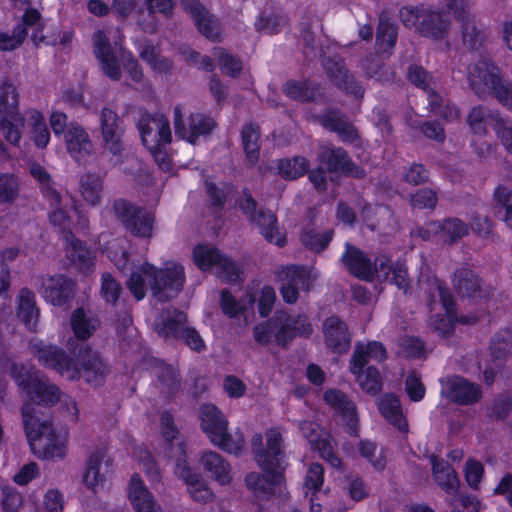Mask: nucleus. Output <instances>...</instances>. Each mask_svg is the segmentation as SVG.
<instances>
[{
  "mask_svg": "<svg viewBox=\"0 0 512 512\" xmlns=\"http://www.w3.org/2000/svg\"><path fill=\"white\" fill-rule=\"evenodd\" d=\"M60 389L41 375L32 389V400L38 403H26L22 408V417L26 436L34 454L43 459H62L66 455V445L56 435L52 423L40 417V406H51L60 400Z\"/></svg>",
  "mask_w": 512,
  "mask_h": 512,
  "instance_id": "f257e3e1",
  "label": "nucleus"
},
{
  "mask_svg": "<svg viewBox=\"0 0 512 512\" xmlns=\"http://www.w3.org/2000/svg\"><path fill=\"white\" fill-rule=\"evenodd\" d=\"M265 436L266 449H260L256 452V462L265 472V475L251 472L245 479L247 487L257 496L263 497L272 495L275 488L281 485L286 469L281 433L276 429H270Z\"/></svg>",
  "mask_w": 512,
  "mask_h": 512,
  "instance_id": "f03ea898",
  "label": "nucleus"
},
{
  "mask_svg": "<svg viewBox=\"0 0 512 512\" xmlns=\"http://www.w3.org/2000/svg\"><path fill=\"white\" fill-rule=\"evenodd\" d=\"M184 269L181 265H172L157 269L149 263L141 267V273H132L127 285L137 300L146 295L145 283L151 288L152 295L160 302H168L175 298L184 285Z\"/></svg>",
  "mask_w": 512,
  "mask_h": 512,
  "instance_id": "7ed1b4c3",
  "label": "nucleus"
},
{
  "mask_svg": "<svg viewBox=\"0 0 512 512\" xmlns=\"http://www.w3.org/2000/svg\"><path fill=\"white\" fill-rule=\"evenodd\" d=\"M312 333L313 327L307 315L291 316L284 310L276 311L271 318L253 328V337L258 344L267 346L275 343L283 349H287L296 336L308 338Z\"/></svg>",
  "mask_w": 512,
  "mask_h": 512,
  "instance_id": "20e7f679",
  "label": "nucleus"
},
{
  "mask_svg": "<svg viewBox=\"0 0 512 512\" xmlns=\"http://www.w3.org/2000/svg\"><path fill=\"white\" fill-rule=\"evenodd\" d=\"M387 357L386 350L380 342H370L367 345L357 343L350 359V372L355 376L360 388L370 395L381 392L383 379L379 370L368 365L370 360L381 362Z\"/></svg>",
  "mask_w": 512,
  "mask_h": 512,
  "instance_id": "39448f33",
  "label": "nucleus"
},
{
  "mask_svg": "<svg viewBox=\"0 0 512 512\" xmlns=\"http://www.w3.org/2000/svg\"><path fill=\"white\" fill-rule=\"evenodd\" d=\"M199 418L201 428L211 443L220 449L238 454L244 446L243 434L237 430L228 432V421L223 413L213 404H203L200 407Z\"/></svg>",
  "mask_w": 512,
  "mask_h": 512,
  "instance_id": "423d86ee",
  "label": "nucleus"
},
{
  "mask_svg": "<svg viewBox=\"0 0 512 512\" xmlns=\"http://www.w3.org/2000/svg\"><path fill=\"white\" fill-rule=\"evenodd\" d=\"M108 373L109 367L100 354L90 347L82 345L73 360L69 380L83 379L89 385L98 387L103 384Z\"/></svg>",
  "mask_w": 512,
  "mask_h": 512,
  "instance_id": "0eeeda50",
  "label": "nucleus"
},
{
  "mask_svg": "<svg viewBox=\"0 0 512 512\" xmlns=\"http://www.w3.org/2000/svg\"><path fill=\"white\" fill-rule=\"evenodd\" d=\"M193 259L195 265L201 271H208L216 267V275L224 282L237 283L241 281L242 270L239 265L224 256L221 251L215 247L198 245L193 250Z\"/></svg>",
  "mask_w": 512,
  "mask_h": 512,
  "instance_id": "6e6552de",
  "label": "nucleus"
},
{
  "mask_svg": "<svg viewBox=\"0 0 512 512\" xmlns=\"http://www.w3.org/2000/svg\"><path fill=\"white\" fill-rule=\"evenodd\" d=\"M244 198L240 201L239 206L242 212L249 218L250 222L258 226L264 238L279 247H283L286 243V236L281 233L276 215L265 208H258L256 200L250 192L243 191Z\"/></svg>",
  "mask_w": 512,
  "mask_h": 512,
  "instance_id": "1a4fd4ad",
  "label": "nucleus"
},
{
  "mask_svg": "<svg viewBox=\"0 0 512 512\" xmlns=\"http://www.w3.org/2000/svg\"><path fill=\"white\" fill-rule=\"evenodd\" d=\"M467 78L470 88L479 98L492 95L497 99L498 92L505 89L508 82L502 79L499 67L485 59L468 67Z\"/></svg>",
  "mask_w": 512,
  "mask_h": 512,
  "instance_id": "9d476101",
  "label": "nucleus"
},
{
  "mask_svg": "<svg viewBox=\"0 0 512 512\" xmlns=\"http://www.w3.org/2000/svg\"><path fill=\"white\" fill-rule=\"evenodd\" d=\"M112 209L117 219L132 235L141 238L152 237L155 222L153 213L125 199H116L112 204Z\"/></svg>",
  "mask_w": 512,
  "mask_h": 512,
  "instance_id": "9b49d317",
  "label": "nucleus"
},
{
  "mask_svg": "<svg viewBox=\"0 0 512 512\" xmlns=\"http://www.w3.org/2000/svg\"><path fill=\"white\" fill-rule=\"evenodd\" d=\"M168 452L169 457L175 460L174 472L176 476L186 483L191 497L200 503L211 501L213 493L207 487L201 475L193 471L186 462L185 445L182 443L171 445Z\"/></svg>",
  "mask_w": 512,
  "mask_h": 512,
  "instance_id": "f8f14e48",
  "label": "nucleus"
},
{
  "mask_svg": "<svg viewBox=\"0 0 512 512\" xmlns=\"http://www.w3.org/2000/svg\"><path fill=\"white\" fill-rule=\"evenodd\" d=\"M36 285L42 297L54 306L69 304L75 295L74 281L63 274L40 276Z\"/></svg>",
  "mask_w": 512,
  "mask_h": 512,
  "instance_id": "ddd939ff",
  "label": "nucleus"
},
{
  "mask_svg": "<svg viewBox=\"0 0 512 512\" xmlns=\"http://www.w3.org/2000/svg\"><path fill=\"white\" fill-rule=\"evenodd\" d=\"M324 69L330 80L340 90L356 98H362L364 87L357 80L353 72L346 66L344 58L339 55L330 56L322 61Z\"/></svg>",
  "mask_w": 512,
  "mask_h": 512,
  "instance_id": "4468645a",
  "label": "nucleus"
},
{
  "mask_svg": "<svg viewBox=\"0 0 512 512\" xmlns=\"http://www.w3.org/2000/svg\"><path fill=\"white\" fill-rule=\"evenodd\" d=\"M319 161L329 172H341L345 176L362 179L366 173L362 167L354 163L348 153L341 147L322 145L318 150Z\"/></svg>",
  "mask_w": 512,
  "mask_h": 512,
  "instance_id": "2eb2a0df",
  "label": "nucleus"
},
{
  "mask_svg": "<svg viewBox=\"0 0 512 512\" xmlns=\"http://www.w3.org/2000/svg\"><path fill=\"white\" fill-rule=\"evenodd\" d=\"M29 349L31 354L48 369L57 371L60 375L69 379V374L73 364L71 358L62 348L46 344L43 341H30Z\"/></svg>",
  "mask_w": 512,
  "mask_h": 512,
  "instance_id": "dca6fc26",
  "label": "nucleus"
},
{
  "mask_svg": "<svg viewBox=\"0 0 512 512\" xmlns=\"http://www.w3.org/2000/svg\"><path fill=\"white\" fill-rule=\"evenodd\" d=\"M100 127L103 147L114 156L122 155L124 151L123 136L125 129L123 121L110 107L102 108L100 112Z\"/></svg>",
  "mask_w": 512,
  "mask_h": 512,
  "instance_id": "f3484780",
  "label": "nucleus"
},
{
  "mask_svg": "<svg viewBox=\"0 0 512 512\" xmlns=\"http://www.w3.org/2000/svg\"><path fill=\"white\" fill-rule=\"evenodd\" d=\"M93 53L99 61L102 73L112 81H119L122 70L117 54L104 31L97 30L92 35Z\"/></svg>",
  "mask_w": 512,
  "mask_h": 512,
  "instance_id": "a211bd4d",
  "label": "nucleus"
},
{
  "mask_svg": "<svg viewBox=\"0 0 512 512\" xmlns=\"http://www.w3.org/2000/svg\"><path fill=\"white\" fill-rule=\"evenodd\" d=\"M215 121L202 113H192L188 118V127L185 126L182 119L180 106L174 108V130L180 138L195 144L202 135L211 133L214 129Z\"/></svg>",
  "mask_w": 512,
  "mask_h": 512,
  "instance_id": "6ab92c4d",
  "label": "nucleus"
},
{
  "mask_svg": "<svg viewBox=\"0 0 512 512\" xmlns=\"http://www.w3.org/2000/svg\"><path fill=\"white\" fill-rule=\"evenodd\" d=\"M137 127L145 146L169 144L172 140L169 121L162 114H143Z\"/></svg>",
  "mask_w": 512,
  "mask_h": 512,
  "instance_id": "aec40b11",
  "label": "nucleus"
},
{
  "mask_svg": "<svg viewBox=\"0 0 512 512\" xmlns=\"http://www.w3.org/2000/svg\"><path fill=\"white\" fill-rule=\"evenodd\" d=\"M441 394L460 405H472L479 401L481 389L463 377L452 376L441 380Z\"/></svg>",
  "mask_w": 512,
  "mask_h": 512,
  "instance_id": "412c9836",
  "label": "nucleus"
},
{
  "mask_svg": "<svg viewBox=\"0 0 512 512\" xmlns=\"http://www.w3.org/2000/svg\"><path fill=\"white\" fill-rule=\"evenodd\" d=\"M183 10L193 19L200 34L213 41L220 36L218 19L199 0H180Z\"/></svg>",
  "mask_w": 512,
  "mask_h": 512,
  "instance_id": "4be33fe9",
  "label": "nucleus"
},
{
  "mask_svg": "<svg viewBox=\"0 0 512 512\" xmlns=\"http://www.w3.org/2000/svg\"><path fill=\"white\" fill-rule=\"evenodd\" d=\"M326 346L336 354H345L351 346V334L347 324L338 316H330L323 322Z\"/></svg>",
  "mask_w": 512,
  "mask_h": 512,
  "instance_id": "5701e85b",
  "label": "nucleus"
},
{
  "mask_svg": "<svg viewBox=\"0 0 512 512\" xmlns=\"http://www.w3.org/2000/svg\"><path fill=\"white\" fill-rule=\"evenodd\" d=\"M319 123L327 130L338 134L343 142L353 143L359 134L348 117L338 108H328L317 116Z\"/></svg>",
  "mask_w": 512,
  "mask_h": 512,
  "instance_id": "b1692460",
  "label": "nucleus"
},
{
  "mask_svg": "<svg viewBox=\"0 0 512 512\" xmlns=\"http://www.w3.org/2000/svg\"><path fill=\"white\" fill-rule=\"evenodd\" d=\"M188 323L187 315L174 308H164L154 321V331L165 339H174L180 335Z\"/></svg>",
  "mask_w": 512,
  "mask_h": 512,
  "instance_id": "393cba45",
  "label": "nucleus"
},
{
  "mask_svg": "<svg viewBox=\"0 0 512 512\" xmlns=\"http://www.w3.org/2000/svg\"><path fill=\"white\" fill-rule=\"evenodd\" d=\"M324 400L339 414L346 424V431L351 435L357 434L356 405L340 390L331 389L324 393Z\"/></svg>",
  "mask_w": 512,
  "mask_h": 512,
  "instance_id": "a878e982",
  "label": "nucleus"
},
{
  "mask_svg": "<svg viewBox=\"0 0 512 512\" xmlns=\"http://www.w3.org/2000/svg\"><path fill=\"white\" fill-rule=\"evenodd\" d=\"M340 261L352 276L363 281H372L371 260L355 245L345 243V251Z\"/></svg>",
  "mask_w": 512,
  "mask_h": 512,
  "instance_id": "bb28decb",
  "label": "nucleus"
},
{
  "mask_svg": "<svg viewBox=\"0 0 512 512\" xmlns=\"http://www.w3.org/2000/svg\"><path fill=\"white\" fill-rule=\"evenodd\" d=\"M67 151L77 161L91 155L94 146L86 130L77 123H70L64 135Z\"/></svg>",
  "mask_w": 512,
  "mask_h": 512,
  "instance_id": "cd10ccee",
  "label": "nucleus"
},
{
  "mask_svg": "<svg viewBox=\"0 0 512 512\" xmlns=\"http://www.w3.org/2000/svg\"><path fill=\"white\" fill-rule=\"evenodd\" d=\"M453 287L462 297H486L480 276L468 267H461L453 274Z\"/></svg>",
  "mask_w": 512,
  "mask_h": 512,
  "instance_id": "c85d7f7f",
  "label": "nucleus"
},
{
  "mask_svg": "<svg viewBox=\"0 0 512 512\" xmlns=\"http://www.w3.org/2000/svg\"><path fill=\"white\" fill-rule=\"evenodd\" d=\"M451 28V20L444 12L430 11L424 13L418 23L417 29L427 37L433 39L445 38Z\"/></svg>",
  "mask_w": 512,
  "mask_h": 512,
  "instance_id": "c756f323",
  "label": "nucleus"
},
{
  "mask_svg": "<svg viewBox=\"0 0 512 512\" xmlns=\"http://www.w3.org/2000/svg\"><path fill=\"white\" fill-rule=\"evenodd\" d=\"M129 499L136 512H162L138 474L129 483Z\"/></svg>",
  "mask_w": 512,
  "mask_h": 512,
  "instance_id": "7c9ffc66",
  "label": "nucleus"
},
{
  "mask_svg": "<svg viewBox=\"0 0 512 512\" xmlns=\"http://www.w3.org/2000/svg\"><path fill=\"white\" fill-rule=\"evenodd\" d=\"M200 464L210 476L222 485L229 484L232 480L231 466L223 456L217 452L208 450L202 453Z\"/></svg>",
  "mask_w": 512,
  "mask_h": 512,
  "instance_id": "2f4dec72",
  "label": "nucleus"
},
{
  "mask_svg": "<svg viewBox=\"0 0 512 512\" xmlns=\"http://www.w3.org/2000/svg\"><path fill=\"white\" fill-rule=\"evenodd\" d=\"M381 415L400 432H408V422L402 412L399 398L391 393L384 394L378 402Z\"/></svg>",
  "mask_w": 512,
  "mask_h": 512,
  "instance_id": "473e14b6",
  "label": "nucleus"
},
{
  "mask_svg": "<svg viewBox=\"0 0 512 512\" xmlns=\"http://www.w3.org/2000/svg\"><path fill=\"white\" fill-rule=\"evenodd\" d=\"M463 46L469 51H479L487 41V32L476 17L466 18L459 24Z\"/></svg>",
  "mask_w": 512,
  "mask_h": 512,
  "instance_id": "72a5a7b5",
  "label": "nucleus"
},
{
  "mask_svg": "<svg viewBox=\"0 0 512 512\" xmlns=\"http://www.w3.org/2000/svg\"><path fill=\"white\" fill-rule=\"evenodd\" d=\"M40 310L36 305L35 294L28 288H22L17 296V317L31 331L36 329Z\"/></svg>",
  "mask_w": 512,
  "mask_h": 512,
  "instance_id": "f704fd0d",
  "label": "nucleus"
},
{
  "mask_svg": "<svg viewBox=\"0 0 512 512\" xmlns=\"http://www.w3.org/2000/svg\"><path fill=\"white\" fill-rule=\"evenodd\" d=\"M432 464V474L437 484L449 494H455L458 491L460 482L456 472L450 464L436 455L430 456Z\"/></svg>",
  "mask_w": 512,
  "mask_h": 512,
  "instance_id": "c9c22d12",
  "label": "nucleus"
},
{
  "mask_svg": "<svg viewBox=\"0 0 512 512\" xmlns=\"http://www.w3.org/2000/svg\"><path fill=\"white\" fill-rule=\"evenodd\" d=\"M360 68L367 79L377 82H390L395 78V72L377 53H370L360 62Z\"/></svg>",
  "mask_w": 512,
  "mask_h": 512,
  "instance_id": "e433bc0d",
  "label": "nucleus"
},
{
  "mask_svg": "<svg viewBox=\"0 0 512 512\" xmlns=\"http://www.w3.org/2000/svg\"><path fill=\"white\" fill-rule=\"evenodd\" d=\"M260 134L261 130L258 124L246 123L241 130L242 147L245 153L246 161L250 166H254L260 156Z\"/></svg>",
  "mask_w": 512,
  "mask_h": 512,
  "instance_id": "4c0bfd02",
  "label": "nucleus"
},
{
  "mask_svg": "<svg viewBox=\"0 0 512 512\" xmlns=\"http://www.w3.org/2000/svg\"><path fill=\"white\" fill-rule=\"evenodd\" d=\"M70 323L75 336L83 341L91 337L100 325L97 316L83 308H77L72 312Z\"/></svg>",
  "mask_w": 512,
  "mask_h": 512,
  "instance_id": "58836bf2",
  "label": "nucleus"
},
{
  "mask_svg": "<svg viewBox=\"0 0 512 512\" xmlns=\"http://www.w3.org/2000/svg\"><path fill=\"white\" fill-rule=\"evenodd\" d=\"M18 117V93L13 83L5 78L0 84V120H17Z\"/></svg>",
  "mask_w": 512,
  "mask_h": 512,
  "instance_id": "ea45409f",
  "label": "nucleus"
},
{
  "mask_svg": "<svg viewBox=\"0 0 512 512\" xmlns=\"http://www.w3.org/2000/svg\"><path fill=\"white\" fill-rule=\"evenodd\" d=\"M333 234V229L318 231L313 225H307L301 232L300 240L307 249L320 253L328 247Z\"/></svg>",
  "mask_w": 512,
  "mask_h": 512,
  "instance_id": "a19ab883",
  "label": "nucleus"
},
{
  "mask_svg": "<svg viewBox=\"0 0 512 512\" xmlns=\"http://www.w3.org/2000/svg\"><path fill=\"white\" fill-rule=\"evenodd\" d=\"M79 185L81 196L87 204L91 206L100 204L103 191V179L100 175L86 173L81 176Z\"/></svg>",
  "mask_w": 512,
  "mask_h": 512,
  "instance_id": "79ce46f5",
  "label": "nucleus"
},
{
  "mask_svg": "<svg viewBox=\"0 0 512 512\" xmlns=\"http://www.w3.org/2000/svg\"><path fill=\"white\" fill-rule=\"evenodd\" d=\"M468 225L459 218H447L440 221V240L447 245H453L468 235Z\"/></svg>",
  "mask_w": 512,
  "mask_h": 512,
  "instance_id": "37998d69",
  "label": "nucleus"
},
{
  "mask_svg": "<svg viewBox=\"0 0 512 512\" xmlns=\"http://www.w3.org/2000/svg\"><path fill=\"white\" fill-rule=\"evenodd\" d=\"M493 210L495 215L503 214L502 220L512 228V190L505 186L496 187L493 194Z\"/></svg>",
  "mask_w": 512,
  "mask_h": 512,
  "instance_id": "c03bdc74",
  "label": "nucleus"
},
{
  "mask_svg": "<svg viewBox=\"0 0 512 512\" xmlns=\"http://www.w3.org/2000/svg\"><path fill=\"white\" fill-rule=\"evenodd\" d=\"M496 116H501L499 112H493L484 106L473 107L467 116V123L470 129L478 135H485L488 132L487 124L493 121L496 124Z\"/></svg>",
  "mask_w": 512,
  "mask_h": 512,
  "instance_id": "a18cd8bd",
  "label": "nucleus"
},
{
  "mask_svg": "<svg viewBox=\"0 0 512 512\" xmlns=\"http://www.w3.org/2000/svg\"><path fill=\"white\" fill-rule=\"evenodd\" d=\"M316 85L308 80L296 81L288 80L283 85L284 94L290 99L300 102H310L316 96Z\"/></svg>",
  "mask_w": 512,
  "mask_h": 512,
  "instance_id": "49530a36",
  "label": "nucleus"
},
{
  "mask_svg": "<svg viewBox=\"0 0 512 512\" xmlns=\"http://www.w3.org/2000/svg\"><path fill=\"white\" fill-rule=\"evenodd\" d=\"M396 41V26L387 19H380L376 33V45L378 47V52L389 56L392 53V49L394 48Z\"/></svg>",
  "mask_w": 512,
  "mask_h": 512,
  "instance_id": "de8ad7c7",
  "label": "nucleus"
},
{
  "mask_svg": "<svg viewBox=\"0 0 512 512\" xmlns=\"http://www.w3.org/2000/svg\"><path fill=\"white\" fill-rule=\"evenodd\" d=\"M302 26V32H301V38L303 40L304 46L306 49H308V52L306 53L307 57H316L319 45L316 41V32L322 31V23L321 20L317 16L309 17L307 20L303 21L301 23Z\"/></svg>",
  "mask_w": 512,
  "mask_h": 512,
  "instance_id": "09e8293b",
  "label": "nucleus"
},
{
  "mask_svg": "<svg viewBox=\"0 0 512 512\" xmlns=\"http://www.w3.org/2000/svg\"><path fill=\"white\" fill-rule=\"evenodd\" d=\"M155 375L161 384V391L166 395L176 393L180 388V379L177 371L170 365L159 363Z\"/></svg>",
  "mask_w": 512,
  "mask_h": 512,
  "instance_id": "8fccbe9b",
  "label": "nucleus"
},
{
  "mask_svg": "<svg viewBox=\"0 0 512 512\" xmlns=\"http://www.w3.org/2000/svg\"><path fill=\"white\" fill-rule=\"evenodd\" d=\"M309 168V162L304 157H293L281 159L278 162V170L280 175L289 180L297 179L304 175Z\"/></svg>",
  "mask_w": 512,
  "mask_h": 512,
  "instance_id": "3c124183",
  "label": "nucleus"
},
{
  "mask_svg": "<svg viewBox=\"0 0 512 512\" xmlns=\"http://www.w3.org/2000/svg\"><path fill=\"white\" fill-rule=\"evenodd\" d=\"M68 257L71 262L81 271H88L92 266L91 253L83 243L72 237Z\"/></svg>",
  "mask_w": 512,
  "mask_h": 512,
  "instance_id": "603ef678",
  "label": "nucleus"
},
{
  "mask_svg": "<svg viewBox=\"0 0 512 512\" xmlns=\"http://www.w3.org/2000/svg\"><path fill=\"white\" fill-rule=\"evenodd\" d=\"M20 182L12 173H0V204L13 203L19 196Z\"/></svg>",
  "mask_w": 512,
  "mask_h": 512,
  "instance_id": "864d4df0",
  "label": "nucleus"
},
{
  "mask_svg": "<svg viewBox=\"0 0 512 512\" xmlns=\"http://www.w3.org/2000/svg\"><path fill=\"white\" fill-rule=\"evenodd\" d=\"M102 460L103 454L100 451L93 452L87 460L83 482L89 489L95 490L103 482V476L99 473Z\"/></svg>",
  "mask_w": 512,
  "mask_h": 512,
  "instance_id": "5fc2aeb1",
  "label": "nucleus"
},
{
  "mask_svg": "<svg viewBox=\"0 0 512 512\" xmlns=\"http://www.w3.org/2000/svg\"><path fill=\"white\" fill-rule=\"evenodd\" d=\"M279 277L281 281L296 286L297 289H308L309 271L304 266H287L279 272Z\"/></svg>",
  "mask_w": 512,
  "mask_h": 512,
  "instance_id": "6e6d98bb",
  "label": "nucleus"
},
{
  "mask_svg": "<svg viewBox=\"0 0 512 512\" xmlns=\"http://www.w3.org/2000/svg\"><path fill=\"white\" fill-rule=\"evenodd\" d=\"M213 56L218 60L221 70L230 77H237L242 70V62L236 56L221 47L213 49Z\"/></svg>",
  "mask_w": 512,
  "mask_h": 512,
  "instance_id": "4d7b16f0",
  "label": "nucleus"
},
{
  "mask_svg": "<svg viewBox=\"0 0 512 512\" xmlns=\"http://www.w3.org/2000/svg\"><path fill=\"white\" fill-rule=\"evenodd\" d=\"M407 80L415 87L428 91L433 84V76L423 66L410 64L406 72Z\"/></svg>",
  "mask_w": 512,
  "mask_h": 512,
  "instance_id": "13d9d810",
  "label": "nucleus"
},
{
  "mask_svg": "<svg viewBox=\"0 0 512 512\" xmlns=\"http://www.w3.org/2000/svg\"><path fill=\"white\" fill-rule=\"evenodd\" d=\"M12 375L16 384L28 395H32V389L42 374L34 369H26L24 366H14Z\"/></svg>",
  "mask_w": 512,
  "mask_h": 512,
  "instance_id": "bf43d9fd",
  "label": "nucleus"
},
{
  "mask_svg": "<svg viewBox=\"0 0 512 512\" xmlns=\"http://www.w3.org/2000/svg\"><path fill=\"white\" fill-rule=\"evenodd\" d=\"M30 121L33 126V139L38 148H45L50 140V132L44 117L38 111L30 112Z\"/></svg>",
  "mask_w": 512,
  "mask_h": 512,
  "instance_id": "052dcab7",
  "label": "nucleus"
},
{
  "mask_svg": "<svg viewBox=\"0 0 512 512\" xmlns=\"http://www.w3.org/2000/svg\"><path fill=\"white\" fill-rule=\"evenodd\" d=\"M41 15L36 9H28L22 17V23L18 24L12 32V36L16 38L15 43L20 45L27 36V29L30 26H40Z\"/></svg>",
  "mask_w": 512,
  "mask_h": 512,
  "instance_id": "680f3d73",
  "label": "nucleus"
},
{
  "mask_svg": "<svg viewBox=\"0 0 512 512\" xmlns=\"http://www.w3.org/2000/svg\"><path fill=\"white\" fill-rule=\"evenodd\" d=\"M390 277L389 280L404 294L411 293V280L408 276L407 267L404 263L396 262L389 267Z\"/></svg>",
  "mask_w": 512,
  "mask_h": 512,
  "instance_id": "e2e57ef3",
  "label": "nucleus"
},
{
  "mask_svg": "<svg viewBox=\"0 0 512 512\" xmlns=\"http://www.w3.org/2000/svg\"><path fill=\"white\" fill-rule=\"evenodd\" d=\"M286 25V19L275 13L261 14L255 22L256 30L267 34H276Z\"/></svg>",
  "mask_w": 512,
  "mask_h": 512,
  "instance_id": "0e129e2a",
  "label": "nucleus"
},
{
  "mask_svg": "<svg viewBox=\"0 0 512 512\" xmlns=\"http://www.w3.org/2000/svg\"><path fill=\"white\" fill-rule=\"evenodd\" d=\"M53 210L49 213V220L54 226H58L61 230L63 238L69 241L73 237L71 230V217L67 210L62 206L58 208H52Z\"/></svg>",
  "mask_w": 512,
  "mask_h": 512,
  "instance_id": "69168bd1",
  "label": "nucleus"
},
{
  "mask_svg": "<svg viewBox=\"0 0 512 512\" xmlns=\"http://www.w3.org/2000/svg\"><path fill=\"white\" fill-rule=\"evenodd\" d=\"M437 194L430 188H423L411 195L410 203L417 209H434L437 204Z\"/></svg>",
  "mask_w": 512,
  "mask_h": 512,
  "instance_id": "338daca9",
  "label": "nucleus"
},
{
  "mask_svg": "<svg viewBox=\"0 0 512 512\" xmlns=\"http://www.w3.org/2000/svg\"><path fill=\"white\" fill-rule=\"evenodd\" d=\"M494 129L500 137L506 151L512 154V122L504 119L501 116H496V124Z\"/></svg>",
  "mask_w": 512,
  "mask_h": 512,
  "instance_id": "774afa93",
  "label": "nucleus"
}]
</instances>
